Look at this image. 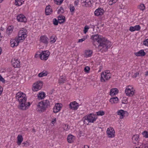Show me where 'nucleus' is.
Segmentation results:
<instances>
[{"label": "nucleus", "instance_id": "45", "mask_svg": "<svg viewBox=\"0 0 148 148\" xmlns=\"http://www.w3.org/2000/svg\"><path fill=\"white\" fill-rule=\"evenodd\" d=\"M90 68L89 66H87L85 67L84 69V71L87 73H88L90 70Z\"/></svg>", "mask_w": 148, "mask_h": 148}, {"label": "nucleus", "instance_id": "62", "mask_svg": "<svg viewBox=\"0 0 148 148\" xmlns=\"http://www.w3.org/2000/svg\"><path fill=\"white\" fill-rule=\"evenodd\" d=\"M145 75L146 76H148V71H147L145 72Z\"/></svg>", "mask_w": 148, "mask_h": 148}, {"label": "nucleus", "instance_id": "60", "mask_svg": "<svg viewBox=\"0 0 148 148\" xmlns=\"http://www.w3.org/2000/svg\"><path fill=\"white\" fill-rule=\"evenodd\" d=\"M84 148H89V147L88 145H85L84 146Z\"/></svg>", "mask_w": 148, "mask_h": 148}, {"label": "nucleus", "instance_id": "6", "mask_svg": "<svg viewBox=\"0 0 148 148\" xmlns=\"http://www.w3.org/2000/svg\"><path fill=\"white\" fill-rule=\"evenodd\" d=\"M43 85V82L41 81H38L36 83L33 84V87L32 90L34 91H36L38 90H40Z\"/></svg>", "mask_w": 148, "mask_h": 148}, {"label": "nucleus", "instance_id": "19", "mask_svg": "<svg viewBox=\"0 0 148 148\" xmlns=\"http://www.w3.org/2000/svg\"><path fill=\"white\" fill-rule=\"evenodd\" d=\"M134 54L137 56H143L146 55V53L143 50H141L137 52L134 53Z\"/></svg>", "mask_w": 148, "mask_h": 148}, {"label": "nucleus", "instance_id": "14", "mask_svg": "<svg viewBox=\"0 0 148 148\" xmlns=\"http://www.w3.org/2000/svg\"><path fill=\"white\" fill-rule=\"evenodd\" d=\"M113 130H112V128L111 129V130H110L109 128H108L107 129V132L109 137L112 138L114 137V134L115 132L114 131H113Z\"/></svg>", "mask_w": 148, "mask_h": 148}, {"label": "nucleus", "instance_id": "30", "mask_svg": "<svg viewBox=\"0 0 148 148\" xmlns=\"http://www.w3.org/2000/svg\"><path fill=\"white\" fill-rule=\"evenodd\" d=\"M45 94L43 92H41L39 93L38 97V98H40L41 99H43L45 97Z\"/></svg>", "mask_w": 148, "mask_h": 148}, {"label": "nucleus", "instance_id": "59", "mask_svg": "<svg viewBox=\"0 0 148 148\" xmlns=\"http://www.w3.org/2000/svg\"><path fill=\"white\" fill-rule=\"evenodd\" d=\"M56 118H55L52 121V123H53V124L54 123H55V121H56Z\"/></svg>", "mask_w": 148, "mask_h": 148}, {"label": "nucleus", "instance_id": "13", "mask_svg": "<svg viewBox=\"0 0 148 148\" xmlns=\"http://www.w3.org/2000/svg\"><path fill=\"white\" fill-rule=\"evenodd\" d=\"M104 12V10L103 9L98 8L95 12V16H99L103 14Z\"/></svg>", "mask_w": 148, "mask_h": 148}, {"label": "nucleus", "instance_id": "53", "mask_svg": "<svg viewBox=\"0 0 148 148\" xmlns=\"http://www.w3.org/2000/svg\"><path fill=\"white\" fill-rule=\"evenodd\" d=\"M3 90V88L1 87V86H0V95L2 93Z\"/></svg>", "mask_w": 148, "mask_h": 148}, {"label": "nucleus", "instance_id": "24", "mask_svg": "<svg viewBox=\"0 0 148 148\" xmlns=\"http://www.w3.org/2000/svg\"><path fill=\"white\" fill-rule=\"evenodd\" d=\"M118 100L119 99L117 97H114L111 98L109 101L112 103H117Z\"/></svg>", "mask_w": 148, "mask_h": 148}, {"label": "nucleus", "instance_id": "25", "mask_svg": "<svg viewBox=\"0 0 148 148\" xmlns=\"http://www.w3.org/2000/svg\"><path fill=\"white\" fill-rule=\"evenodd\" d=\"M74 136L71 134L68 136L67 137V141L68 143H72L74 140Z\"/></svg>", "mask_w": 148, "mask_h": 148}, {"label": "nucleus", "instance_id": "61", "mask_svg": "<svg viewBox=\"0 0 148 148\" xmlns=\"http://www.w3.org/2000/svg\"><path fill=\"white\" fill-rule=\"evenodd\" d=\"M89 1H90V0H86V2H85V5H86V4H87V3H88V2Z\"/></svg>", "mask_w": 148, "mask_h": 148}, {"label": "nucleus", "instance_id": "16", "mask_svg": "<svg viewBox=\"0 0 148 148\" xmlns=\"http://www.w3.org/2000/svg\"><path fill=\"white\" fill-rule=\"evenodd\" d=\"M61 108L62 107L60 104L57 103L54 107L53 112L55 113H56L60 110Z\"/></svg>", "mask_w": 148, "mask_h": 148}, {"label": "nucleus", "instance_id": "49", "mask_svg": "<svg viewBox=\"0 0 148 148\" xmlns=\"http://www.w3.org/2000/svg\"><path fill=\"white\" fill-rule=\"evenodd\" d=\"M0 81L3 83L5 82L4 79L1 75H0Z\"/></svg>", "mask_w": 148, "mask_h": 148}, {"label": "nucleus", "instance_id": "17", "mask_svg": "<svg viewBox=\"0 0 148 148\" xmlns=\"http://www.w3.org/2000/svg\"><path fill=\"white\" fill-rule=\"evenodd\" d=\"M119 90L116 88H113L110 90V95L111 96L115 95L118 93Z\"/></svg>", "mask_w": 148, "mask_h": 148}, {"label": "nucleus", "instance_id": "44", "mask_svg": "<svg viewBox=\"0 0 148 148\" xmlns=\"http://www.w3.org/2000/svg\"><path fill=\"white\" fill-rule=\"evenodd\" d=\"M15 41H16L15 39H11V40L10 43L11 44V46L12 47H14V46H13V44H14V42Z\"/></svg>", "mask_w": 148, "mask_h": 148}, {"label": "nucleus", "instance_id": "57", "mask_svg": "<svg viewBox=\"0 0 148 148\" xmlns=\"http://www.w3.org/2000/svg\"><path fill=\"white\" fill-rule=\"evenodd\" d=\"M86 0H82L81 2L82 3H85L86 2Z\"/></svg>", "mask_w": 148, "mask_h": 148}, {"label": "nucleus", "instance_id": "38", "mask_svg": "<svg viewBox=\"0 0 148 148\" xmlns=\"http://www.w3.org/2000/svg\"><path fill=\"white\" fill-rule=\"evenodd\" d=\"M64 12V10L63 8L62 7H60V8L58 10V14H62Z\"/></svg>", "mask_w": 148, "mask_h": 148}, {"label": "nucleus", "instance_id": "54", "mask_svg": "<svg viewBox=\"0 0 148 148\" xmlns=\"http://www.w3.org/2000/svg\"><path fill=\"white\" fill-rule=\"evenodd\" d=\"M124 101H123L122 102V103L123 104H127V100H124Z\"/></svg>", "mask_w": 148, "mask_h": 148}, {"label": "nucleus", "instance_id": "40", "mask_svg": "<svg viewBox=\"0 0 148 148\" xmlns=\"http://www.w3.org/2000/svg\"><path fill=\"white\" fill-rule=\"evenodd\" d=\"M64 80L62 76L61 77L59 80V83L60 84H62L64 83Z\"/></svg>", "mask_w": 148, "mask_h": 148}, {"label": "nucleus", "instance_id": "35", "mask_svg": "<svg viewBox=\"0 0 148 148\" xmlns=\"http://www.w3.org/2000/svg\"><path fill=\"white\" fill-rule=\"evenodd\" d=\"M134 148H148V146L145 145H140V146L138 145L137 147H134Z\"/></svg>", "mask_w": 148, "mask_h": 148}, {"label": "nucleus", "instance_id": "28", "mask_svg": "<svg viewBox=\"0 0 148 148\" xmlns=\"http://www.w3.org/2000/svg\"><path fill=\"white\" fill-rule=\"evenodd\" d=\"M48 73L46 71H43L42 72L39 73L38 74V76L39 77H42L44 76H46L47 75Z\"/></svg>", "mask_w": 148, "mask_h": 148}, {"label": "nucleus", "instance_id": "41", "mask_svg": "<svg viewBox=\"0 0 148 148\" xmlns=\"http://www.w3.org/2000/svg\"><path fill=\"white\" fill-rule=\"evenodd\" d=\"M29 144L28 143L27 141H26L23 143L22 146V147H24L25 146L27 147L29 146Z\"/></svg>", "mask_w": 148, "mask_h": 148}, {"label": "nucleus", "instance_id": "42", "mask_svg": "<svg viewBox=\"0 0 148 148\" xmlns=\"http://www.w3.org/2000/svg\"><path fill=\"white\" fill-rule=\"evenodd\" d=\"M89 28V27H88V26L86 25L85 27L84 30V34H86V32H87Z\"/></svg>", "mask_w": 148, "mask_h": 148}, {"label": "nucleus", "instance_id": "27", "mask_svg": "<svg viewBox=\"0 0 148 148\" xmlns=\"http://www.w3.org/2000/svg\"><path fill=\"white\" fill-rule=\"evenodd\" d=\"M139 136L138 135H134L132 137V141L134 143H136L138 141Z\"/></svg>", "mask_w": 148, "mask_h": 148}, {"label": "nucleus", "instance_id": "8", "mask_svg": "<svg viewBox=\"0 0 148 148\" xmlns=\"http://www.w3.org/2000/svg\"><path fill=\"white\" fill-rule=\"evenodd\" d=\"M27 30L26 29L24 30H20L18 33V38H21L20 39L21 41L22 40L25 39L27 36Z\"/></svg>", "mask_w": 148, "mask_h": 148}, {"label": "nucleus", "instance_id": "63", "mask_svg": "<svg viewBox=\"0 0 148 148\" xmlns=\"http://www.w3.org/2000/svg\"><path fill=\"white\" fill-rule=\"evenodd\" d=\"M2 49L1 47H0V55L2 53Z\"/></svg>", "mask_w": 148, "mask_h": 148}, {"label": "nucleus", "instance_id": "36", "mask_svg": "<svg viewBox=\"0 0 148 148\" xmlns=\"http://www.w3.org/2000/svg\"><path fill=\"white\" fill-rule=\"evenodd\" d=\"M64 0H54L55 3L58 5L61 4Z\"/></svg>", "mask_w": 148, "mask_h": 148}, {"label": "nucleus", "instance_id": "64", "mask_svg": "<svg viewBox=\"0 0 148 148\" xmlns=\"http://www.w3.org/2000/svg\"><path fill=\"white\" fill-rule=\"evenodd\" d=\"M3 0H0V3H1Z\"/></svg>", "mask_w": 148, "mask_h": 148}, {"label": "nucleus", "instance_id": "12", "mask_svg": "<svg viewBox=\"0 0 148 148\" xmlns=\"http://www.w3.org/2000/svg\"><path fill=\"white\" fill-rule=\"evenodd\" d=\"M11 62L13 65V66L15 68L18 67L20 66V62L18 59H12Z\"/></svg>", "mask_w": 148, "mask_h": 148}, {"label": "nucleus", "instance_id": "46", "mask_svg": "<svg viewBox=\"0 0 148 148\" xmlns=\"http://www.w3.org/2000/svg\"><path fill=\"white\" fill-rule=\"evenodd\" d=\"M143 44L146 46H148V38L143 41Z\"/></svg>", "mask_w": 148, "mask_h": 148}, {"label": "nucleus", "instance_id": "20", "mask_svg": "<svg viewBox=\"0 0 148 148\" xmlns=\"http://www.w3.org/2000/svg\"><path fill=\"white\" fill-rule=\"evenodd\" d=\"M140 29V27L139 25H136L134 27L130 26L129 30L131 32H134L135 31H138Z\"/></svg>", "mask_w": 148, "mask_h": 148}, {"label": "nucleus", "instance_id": "18", "mask_svg": "<svg viewBox=\"0 0 148 148\" xmlns=\"http://www.w3.org/2000/svg\"><path fill=\"white\" fill-rule=\"evenodd\" d=\"M58 20L59 23L62 24L64 23L66 21L65 17L62 15H60L58 16Z\"/></svg>", "mask_w": 148, "mask_h": 148}, {"label": "nucleus", "instance_id": "56", "mask_svg": "<svg viewBox=\"0 0 148 148\" xmlns=\"http://www.w3.org/2000/svg\"><path fill=\"white\" fill-rule=\"evenodd\" d=\"M113 3L112 1L111 0H110V1L109 2V4L110 5H111Z\"/></svg>", "mask_w": 148, "mask_h": 148}, {"label": "nucleus", "instance_id": "11", "mask_svg": "<svg viewBox=\"0 0 148 148\" xmlns=\"http://www.w3.org/2000/svg\"><path fill=\"white\" fill-rule=\"evenodd\" d=\"M17 19L18 21L24 22H26L27 19L25 16L23 14H20L17 17Z\"/></svg>", "mask_w": 148, "mask_h": 148}, {"label": "nucleus", "instance_id": "55", "mask_svg": "<svg viewBox=\"0 0 148 148\" xmlns=\"http://www.w3.org/2000/svg\"><path fill=\"white\" fill-rule=\"evenodd\" d=\"M78 3V1H75L74 2L75 5L77 6Z\"/></svg>", "mask_w": 148, "mask_h": 148}, {"label": "nucleus", "instance_id": "31", "mask_svg": "<svg viewBox=\"0 0 148 148\" xmlns=\"http://www.w3.org/2000/svg\"><path fill=\"white\" fill-rule=\"evenodd\" d=\"M92 51L91 50L87 51L85 52L86 56L87 57H90L92 55Z\"/></svg>", "mask_w": 148, "mask_h": 148}, {"label": "nucleus", "instance_id": "39", "mask_svg": "<svg viewBox=\"0 0 148 148\" xmlns=\"http://www.w3.org/2000/svg\"><path fill=\"white\" fill-rule=\"evenodd\" d=\"M53 24L55 25H57L59 23L58 21L56 18L53 20Z\"/></svg>", "mask_w": 148, "mask_h": 148}, {"label": "nucleus", "instance_id": "7", "mask_svg": "<svg viewBox=\"0 0 148 148\" xmlns=\"http://www.w3.org/2000/svg\"><path fill=\"white\" fill-rule=\"evenodd\" d=\"M50 54V52L46 50L42 51V52L39 54L41 60H47Z\"/></svg>", "mask_w": 148, "mask_h": 148}, {"label": "nucleus", "instance_id": "23", "mask_svg": "<svg viewBox=\"0 0 148 148\" xmlns=\"http://www.w3.org/2000/svg\"><path fill=\"white\" fill-rule=\"evenodd\" d=\"M41 41L45 44H47L48 42L47 40L48 38L45 36H42L40 38Z\"/></svg>", "mask_w": 148, "mask_h": 148}, {"label": "nucleus", "instance_id": "48", "mask_svg": "<svg viewBox=\"0 0 148 148\" xmlns=\"http://www.w3.org/2000/svg\"><path fill=\"white\" fill-rule=\"evenodd\" d=\"M70 10L71 12H73L75 10V8L74 6H70Z\"/></svg>", "mask_w": 148, "mask_h": 148}, {"label": "nucleus", "instance_id": "4", "mask_svg": "<svg viewBox=\"0 0 148 148\" xmlns=\"http://www.w3.org/2000/svg\"><path fill=\"white\" fill-rule=\"evenodd\" d=\"M108 71L101 73L100 80L101 82H104L108 80L111 77V74L108 72Z\"/></svg>", "mask_w": 148, "mask_h": 148}, {"label": "nucleus", "instance_id": "3", "mask_svg": "<svg viewBox=\"0 0 148 148\" xmlns=\"http://www.w3.org/2000/svg\"><path fill=\"white\" fill-rule=\"evenodd\" d=\"M50 103L47 100H44L39 103L37 105V109L40 112H43L49 106Z\"/></svg>", "mask_w": 148, "mask_h": 148}, {"label": "nucleus", "instance_id": "51", "mask_svg": "<svg viewBox=\"0 0 148 148\" xmlns=\"http://www.w3.org/2000/svg\"><path fill=\"white\" fill-rule=\"evenodd\" d=\"M40 53V52H37V53H36L35 55V57L36 58H37V57H38L39 56H40V55H39V54H38V53Z\"/></svg>", "mask_w": 148, "mask_h": 148}, {"label": "nucleus", "instance_id": "22", "mask_svg": "<svg viewBox=\"0 0 148 148\" xmlns=\"http://www.w3.org/2000/svg\"><path fill=\"white\" fill-rule=\"evenodd\" d=\"M17 143L18 145H20L23 140V138L22 136L20 135H18L17 137Z\"/></svg>", "mask_w": 148, "mask_h": 148}, {"label": "nucleus", "instance_id": "9", "mask_svg": "<svg viewBox=\"0 0 148 148\" xmlns=\"http://www.w3.org/2000/svg\"><path fill=\"white\" fill-rule=\"evenodd\" d=\"M133 87H131V86H127L125 90V92L126 95L130 97L132 96L134 93V90H133Z\"/></svg>", "mask_w": 148, "mask_h": 148}, {"label": "nucleus", "instance_id": "26", "mask_svg": "<svg viewBox=\"0 0 148 148\" xmlns=\"http://www.w3.org/2000/svg\"><path fill=\"white\" fill-rule=\"evenodd\" d=\"M24 2L23 0H15V4L16 5L20 6L23 4Z\"/></svg>", "mask_w": 148, "mask_h": 148}, {"label": "nucleus", "instance_id": "5", "mask_svg": "<svg viewBox=\"0 0 148 148\" xmlns=\"http://www.w3.org/2000/svg\"><path fill=\"white\" fill-rule=\"evenodd\" d=\"M96 116V114L93 113H91L88 115L85 116L84 117V118L85 119L84 123H85V120H87L88 122L93 123L97 118V117L95 118Z\"/></svg>", "mask_w": 148, "mask_h": 148}, {"label": "nucleus", "instance_id": "58", "mask_svg": "<svg viewBox=\"0 0 148 148\" xmlns=\"http://www.w3.org/2000/svg\"><path fill=\"white\" fill-rule=\"evenodd\" d=\"M111 1L113 3H115L117 1V0H111Z\"/></svg>", "mask_w": 148, "mask_h": 148}, {"label": "nucleus", "instance_id": "34", "mask_svg": "<svg viewBox=\"0 0 148 148\" xmlns=\"http://www.w3.org/2000/svg\"><path fill=\"white\" fill-rule=\"evenodd\" d=\"M96 116H102L105 114V112L102 110H100L99 111L96 112Z\"/></svg>", "mask_w": 148, "mask_h": 148}, {"label": "nucleus", "instance_id": "2", "mask_svg": "<svg viewBox=\"0 0 148 148\" xmlns=\"http://www.w3.org/2000/svg\"><path fill=\"white\" fill-rule=\"evenodd\" d=\"M16 99L19 102L18 108L22 110H25L28 108L30 105L29 102H26L27 97L26 95L21 92H19L16 94Z\"/></svg>", "mask_w": 148, "mask_h": 148}, {"label": "nucleus", "instance_id": "21", "mask_svg": "<svg viewBox=\"0 0 148 148\" xmlns=\"http://www.w3.org/2000/svg\"><path fill=\"white\" fill-rule=\"evenodd\" d=\"M125 112L127 113V112L126 111ZM125 114V112L124 111L122 110H119L117 112L118 115L120 116V119H123V117L124 116Z\"/></svg>", "mask_w": 148, "mask_h": 148}, {"label": "nucleus", "instance_id": "52", "mask_svg": "<svg viewBox=\"0 0 148 148\" xmlns=\"http://www.w3.org/2000/svg\"><path fill=\"white\" fill-rule=\"evenodd\" d=\"M91 1H89L88 2V3H87V4H86V5L91 6Z\"/></svg>", "mask_w": 148, "mask_h": 148}, {"label": "nucleus", "instance_id": "50", "mask_svg": "<svg viewBox=\"0 0 148 148\" xmlns=\"http://www.w3.org/2000/svg\"><path fill=\"white\" fill-rule=\"evenodd\" d=\"M86 39V38H83L82 39H79L78 42H82L83 41H84Z\"/></svg>", "mask_w": 148, "mask_h": 148}, {"label": "nucleus", "instance_id": "29", "mask_svg": "<svg viewBox=\"0 0 148 148\" xmlns=\"http://www.w3.org/2000/svg\"><path fill=\"white\" fill-rule=\"evenodd\" d=\"M12 31L13 29H12V26H9L7 29L6 33L8 35H9L12 32Z\"/></svg>", "mask_w": 148, "mask_h": 148}, {"label": "nucleus", "instance_id": "32", "mask_svg": "<svg viewBox=\"0 0 148 148\" xmlns=\"http://www.w3.org/2000/svg\"><path fill=\"white\" fill-rule=\"evenodd\" d=\"M15 40H16V41L14 42V44H13V46H14H14H17L18 45V43L19 42L20 40V39L18 38H16L15 39Z\"/></svg>", "mask_w": 148, "mask_h": 148}, {"label": "nucleus", "instance_id": "10", "mask_svg": "<svg viewBox=\"0 0 148 148\" xmlns=\"http://www.w3.org/2000/svg\"><path fill=\"white\" fill-rule=\"evenodd\" d=\"M69 108L73 110H77L79 106L78 103L75 101L71 102L69 105Z\"/></svg>", "mask_w": 148, "mask_h": 148}, {"label": "nucleus", "instance_id": "15", "mask_svg": "<svg viewBox=\"0 0 148 148\" xmlns=\"http://www.w3.org/2000/svg\"><path fill=\"white\" fill-rule=\"evenodd\" d=\"M53 10L52 8H51V6L48 5H47L45 8V12L47 15H48L51 14Z\"/></svg>", "mask_w": 148, "mask_h": 148}, {"label": "nucleus", "instance_id": "33", "mask_svg": "<svg viewBox=\"0 0 148 148\" xmlns=\"http://www.w3.org/2000/svg\"><path fill=\"white\" fill-rule=\"evenodd\" d=\"M55 36L54 35H52L51 37H50V38L51 39L50 42L51 43H54L56 41V39H55Z\"/></svg>", "mask_w": 148, "mask_h": 148}, {"label": "nucleus", "instance_id": "1", "mask_svg": "<svg viewBox=\"0 0 148 148\" xmlns=\"http://www.w3.org/2000/svg\"><path fill=\"white\" fill-rule=\"evenodd\" d=\"M91 38L94 41L93 44L96 47H97L104 51H107L108 49L112 45L110 41L100 35H92L91 36Z\"/></svg>", "mask_w": 148, "mask_h": 148}, {"label": "nucleus", "instance_id": "37", "mask_svg": "<svg viewBox=\"0 0 148 148\" xmlns=\"http://www.w3.org/2000/svg\"><path fill=\"white\" fill-rule=\"evenodd\" d=\"M138 8L140 10L143 11L145 10V7L144 4H140L139 6H138Z\"/></svg>", "mask_w": 148, "mask_h": 148}, {"label": "nucleus", "instance_id": "47", "mask_svg": "<svg viewBox=\"0 0 148 148\" xmlns=\"http://www.w3.org/2000/svg\"><path fill=\"white\" fill-rule=\"evenodd\" d=\"M139 75V73L138 72H136L134 74V75L132 76L133 78H136V77L138 76Z\"/></svg>", "mask_w": 148, "mask_h": 148}, {"label": "nucleus", "instance_id": "43", "mask_svg": "<svg viewBox=\"0 0 148 148\" xmlns=\"http://www.w3.org/2000/svg\"><path fill=\"white\" fill-rule=\"evenodd\" d=\"M142 134L144 137H145L146 138H147V136H148V134L147 132V131H144V132H143Z\"/></svg>", "mask_w": 148, "mask_h": 148}]
</instances>
